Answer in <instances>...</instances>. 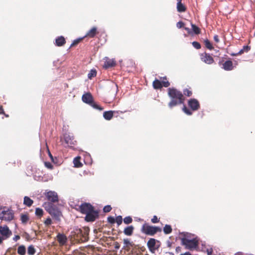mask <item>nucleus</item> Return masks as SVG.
<instances>
[{
  "label": "nucleus",
  "mask_w": 255,
  "mask_h": 255,
  "mask_svg": "<svg viewBox=\"0 0 255 255\" xmlns=\"http://www.w3.org/2000/svg\"><path fill=\"white\" fill-rule=\"evenodd\" d=\"M83 38L84 37L75 40L71 44L70 47L75 46L77 45Z\"/></svg>",
  "instance_id": "obj_41"
},
{
  "label": "nucleus",
  "mask_w": 255,
  "mask_h": 255,
  "mask_svg": "<svg viewBox=\"0 0 255 255\" xmlns=\"http://www.w3.org/2000/svg\"><path fill=\"white\" fill-rule=\"evenodd\" d=\"M182 0H177V9L179 12H185L186 10V6L182 3Z\"/></svg>",
  "instance_id": "obj_21"
},
{
  "label": "nucleus",
  "mask_w": 255,
  "mask_h": 255,
  "mask_svg": "<svg viewBox=\"0 0 255 255\" xmlns=\"http://www.w3.org/2000/svg\"><path fill=\"white\" fill-rule=\"evenodd\" d=\"M111 210H112V207H111L110 205H107V206H105L103 208V211L105 213L109 212L111 211Z\"/></svg>",
  "instance_id": "obj_43"
},
{
  "label": "nucleus",
  "mask_w": 255,
  "mask_h": 255,
  "mask_svg": "<svg viewBox=\"0 0 255 255\" xmlns=\"http://www.w3.org/2000/svg\"><path fill=\"white\" fill-rule=\"evenodd\" d=\"M26 239L28 240L29 239V235L28 233H24Z\"/></svg>",
  "instance_id": "obj_55"
},
{
  "label": "nucleus",
  "mask_w": 255,
  "mask_h": 255,
  "mask_svg": "<svg viewBox=\"0 0 255 255\" xmlns=\"http://www.w3.org/2000/svg\"><path fill=\"white\" fill-rule=\"evenodd\" d=\"M134 227L132 226H128L125 228L124 233L127 236H131L133 234Z\"/></svg>",
  "instance_id": "obj_24"
},
{
  "label": "nucleus",
  "mask_w": 255,
  "mask_h": 255,
  "mask_svg": "<svg viewBox=\"0 0 255 255\" xmlns=\"http://www.w3.org/2000/svg\"><path fill=\"white\" fill-rule=\"evenodd\" d=\"M82 99L83 102L89 105L92 103V102L93 101V98L90 93H87L84 94L82 96Z\"/></svg>",
  "instance_id": "obj_16"
},
{
  "label": "nucleus",
  "mask_w": 255,
  "mask_h": 255,
  "mask_svg": "<svg viewBox=\"0 0 255 255\" xmlns=\"http://www.w3.org/2000/svg\"><path fill=\"white\" fill-rule=\"evenodd\" d=\"M14 218V213L12 210L4 208L0 210V219L6 221H10Z\"/></svg>",
  "instance_id": "obj_6"
},
{
  "label": "nucleus",
  "mask_w": 255,
  "mask_h": 255,
  "mask_svg": "<svg viewBox=\"0 0 255 255\" xmlns=\"http://www.w3.org/2000/svg\"><path fill=\"white\" fill-rule=\"evenodd\" d=\"M97 75V71L95 69H92L88 75L89 79H91L92 78L96 77Z\"/></svg>",
  "instance_id": "obj_34"
},
{
  "label": "nucleus",
  "mask_w": 255,
  "mask_h": 255,
  "mask_svg": "<svg viewBox=\"0 0 255 255\" xmlns=\"http://www.w3.org/2000/svg\"><path fill=\"white\" fill-rule=\"evenodd\" d=\"M223 68L227 71H230L233 69V62L231 60L226 61L223 64Z\"/></svg>",
  "instance_id": "obj_22"
},
{
  "label": "nucleus",
  "mask_w": 255,
  "mask_h": 255,
  "mask_svg": "<svg viewBox=\"0 0 255 255\" xmlns=\"http://www.w3.org/2000/svg\"><path fill=\"white\" fill-rule=\"evenodd\" d=\"M214 40L216 43H219L220 42V39L218 35H215L214 36Z\"/></svg>",
  "instance_id": "obj_51"
},
{
  "label": "nucleus",
  "mask_w": 255,
  "mask_h": 255,
  "mask_svg": "<svg viewBox=\"0 0 255 255\" xmlns=\"http://www.w3.org/2000/svg\"><path fill=\"white\" fill-rule=\"evenodd\" d=\"M52 223V220L49 217L47 218L46 220L44 222V224L47 226L51 225Z\"/></svg>",
  "instance_id": "obj_44"
},
{
  "label": "nucleus",
  "mask_w": 255,
  "mask_h": 255,
  "mask_svg": "<svg viewBox=\"0 0 255 255\" xmlns=\"http://www.w3.org/2000/svg\"><path fill=\"white\" fill-rule=\"evenodd\" d=\"M172 231V229L171 226L169 225H165L164 227L163 228V232L165 234H169L171 233Z\"/></svg>",
  "instance_id": "obj_30"
},
{
  "label": "nucleus",
  "mask_w": 255,
  "mask_h": 255,
  "mask_svg": "<svg viewBox=\"0 0 255 255\" xmlns=\"http://www.w3.org/2000/svg\"><path fill=\"white\" fill-rule=\"evenodd\" d=\"M204 44L206 47L209 50H212L214 48L210 41L207 39L204 40Z\"/></svg>",
  "instance_id": "obj_32"
},
{
  "label": "nucleus",
  "mask_w": 255,
  "mask_h": 255,
  "mask_svg": "<svg viewBox=\"0 0 255 255\" xmlns=\"http://www.w3.org/2000/svg\"><path fill=\"white\" fill-rule=\"evenodd\" d=\"M82 236L80 239V242H85L88 240L89 231L87 229L84 228L83 230Z\"/></svg>",
  "instance_id": "obj_23"
},
{
  "label": "nucleus",
  "mask_w": 255,
  "mask_h": 255,
  "mask_svg": "<svg viewBox=\"0 0 255 255\" xmlns=\"http://www.w3.org/2000/svg\"><path fill=\"white\" fill-rule=\"evenodd\" d=\"M29 218L28 214H21L20 215V220L22 223L24 224H26L27 222L29 221Z\"/></svg>",
  "instance_id": "obj_27"
},
{
  "label": "nucleus",
  "mask_w": 255,
  "mask_h": 255,
  "mask_svg": "<svg viewBox=\"0 0 255 255\" xmlns=\"http://www.w3.org/2000/svg\"><path fill=\"white\" fill-rule=\"evenodd\" d=\"M166 255H174L173 253H170V252L166 253Z\"/></svg>",
  "instance_id": "obj_58"
},
{
  "label": "nucleus",
  "mask_w": 255,
  "mask_h": 255,
  "mask_svg": "<svg viewBox=\"0 0 255 255\" xmlns=\"http://www.w3.org/2000/svg\"><path fill=\"white\" fill-rule=\"evenodd\" d=\"M45 195L47 200L50 203H55L58 201V196L56 192L52 191H49L45 193Z\"/></svg>",
  "instance_id": "obj_11"
},
{
  "label": "nucleus",
  "mask_w": 255,
  "mask_h": 255,
  "mask_svg": "<svg viewBox=\"0 0 255 255\" xmlns=\"http://www.w3.org/2000/svg\"><path fill=\"white\" fill-rule=\"evenodd\" d=\"M65 39L63 36H59L55 39V45L57 46H62L65 44Z\"/></svg>",
  "instance_id": "obj_19"
},
{
  "label": "nucleus",
  "mask_w": 255,
  "mask_h": 255,
  "mask_svg": "<svg viewBox=\"0 0 255 255\" xmlns=\"http://www.w3.org/2000/svg\"><path fill=\"white\" fill-rule=\"evenodd\" d=\"M64 139L67 146L73 148L77 144V141L74 136L70 133H66L64 135Z\"/></svg>",
  "instance_id": "obj_10"
},
{
  "label": "nucleus",
  "mask_w": 255,
  "mask_h": 255,
  "mask_svg": "<svg viewBox=\"0 0 255 255\" xmlns=\"http://www.w3.org/2000/svg\"><path fill=\"white\" fill-rule=\"evenodd\" d=\"M43 207L46 211L56 220L60 221V218L62 216L61 211L51 203H44Z\"/></svg>",
  "instance_id": "obj_3"
},
{
  "label": "nucleus",
  "mask_w": 255,
  "mask_h": 255,
  "mask_svg": "<svg viewBox=\"0 0 255 255\" xmlns=\"http://www.w3.org/2000/svg\"><path fill=\"white\" fill-rule=\"evenodd\" d=\"M35 215L40 218L43 215V210L39 208H36L35 209Z\"/></svg>",
  "instance_id": "obj_33"
},
{
  "label": "nucleus",
  "mask_w": 255,
  "mask_h": 255,
  "mask_svg": "<svg viewBox=\"0 0 255 255\" xmlns=\"http://www.w3.org/2000/svg\"><path fill=\"white\" fill-rule=\"evenodd\" d=\"M123 218L121 216H118L115 219V222H116L118 226L122 223Z\"/></svg>",
  "instance_id": "obj_39"
},
{
  "label": "nucleus",
  "mask_w": 255,
  "mask_h": 255,
  "mask_svg": "<svg viewBox=\"0 0 255 255\" xmlns=\"http://www.w3.org/2000/svg\"><path fill=\"white\" fill-rule=\"evenodd\" d=\"M20 239V236L19 235H16L14 236V237L13 238V240L16 242L17 241H18V240Z\"/></svg>",
  "instance_id": "obj_53"
},
{
  "label": "nucleus",
  "mask_w": 255,
  "mask_h": 255,
  "mask_svg": "<svg viewBox=\"0 0 255 255\" xmlns=\"http://www.w3.org/2000/svg\"><path fill=\"white\" fill-rule=\"evenodd\" d=\"M108 222L111 224H114L115 223V219L113 217L110 216L108 218Z\"/></svg>",
  "instance_id": "obj_47"
},
{
  "label": "nucleus",
  "mask_w": 255,
  "mask_h": 255,
  "mask_svg": "<svg viewBox=\"0 0 255 255\" xmlns=\"http://www.w3.org/2000/svg\"><path fill=\"white\" fill-rule=\"evenodd\" d=\"M0 245L12 235V232L7 225L0 226Z\"/></svg>",
  "instance_id": "obj_7"
},
{
  "label": "nucleus",
  "mask_w": 255,
  "mask_h": 255,
  "mask_svg": "<svg viewBox=\"0 0 255 255\" xmlns=\"http://www.w3.org/2000/svg\"><path fill=\"white\" fill-rule=\"evenodd\" d=\"M81 157L80 156L76 157L73 160L74 166L76 167H80L82 166V164L80 162Z\"/></svg>",
  "instance_id": "obj_28"
},
{
  "label": "nucleus",
  "mask_w": 255,
  "mask_h": 255,
  "mask_svg": "<svg viewBox=\"0 0 255 255\" xmlns=\"http://www.w3.org/2000/svg\"><path fill=\"white\" fill-rule=\"evenodd\" d=\"M76 210L83 214L86 215L85 220L87 222H94L99 217V213L89 203H83Z\"/></svg>",
  "instance_id": "obj_2"
},
{
  "label": "nucleus",
  "mask_w": 255,
  "mask_h": 255,
  "mask_svg": "<svg viewBox=\"0 0 255 255\" xmlns=\"http://www.w3.org/2000/svg\"><path fill=\"white\" fill-rule=\"evenodd\" d=\"M181 244L185 246L186 249L192 250L196 248L198 246V242L195 239L189 240L186 238L181 239Z\"/></svg>",
  "instance_id": "obj_5"
},
{
  "label": "nucleus",
  "mask_w": 255,
  "mask_h": 255,
  "mask_svg": "<svg viewBox=\"0 0 255 255\" xmlns=\"http://www.w3.org/2000/svg\"><path fill=\"white\" fill-rule=\"evenodd\" d=\"M98 32L97 28L96 27H93L90 30H89L85 37L89 38H94L97 34Z\"/></svg>",
  "instance_id": "obj_18"
},
{
  "label": "nucleus",
  "mask_w": 255,
  "mask_h": 255,
  "mask_svg": "<svg viewBox=\"0 0 255 255\" xmlns=\"http://www.w3.org/2000/svg\"><path fill=\"white\" fill-rule=\"evenodd\" d=\"M159 241L153 238H150L147 243V246L149 250L152 253H154L160 247Z\"/></svg>",
  "instance_id": "obj_9"
},
{
  "label": "nucleus",
  "mask_w": 255,
  "mask_h": 255,
  "mask_svg": "<svg viewBox=\"0 0 255 255\" xmlns=\"http://www.w3.org/2000/svg\"><path fill=\"white\" fill-rule=\"evenodd\" d=\"M184 29L185 30H186L188 32V33H190L191 31H190V28H189L188 27H185Z\"/></svg>",
  "instance_id": "obj_56"
},
{
  "label": "nucleus",
  "mask_w": 255,
  "mask_h": 255,
  "mask_svg": "<svg viewBox=\"0 0 255 255\" xmlns=\"http://www.w3.org/2000/svg\"><path fill=\"white\" fill-rule=\"evenodd\" d=\"M183 95L187 96V97H190L191 96L192 94V91L188 89H185L183 90Z\"/></svg>",
  "instance_id": "obj_38"
},
{
  "label": "nucleus",
  "mask_w": 255,
  "mask_h": 255,
  "mask_svg": "<svg viewBox=\"0 0 255 255\" xmlns=\"http://www.w3.org/2000/svg\"><path fill=\"white\" fill-rule=\"evenodd\" d=\"M124 243L127 246L130 245V241L128 239H125L124 240Z\"/></svg>",
  "instance_id": "obj_50"
},
{
  "label": "nucleus",
  "mask_w": 255,
  "mask_h": 255,
  "mask_svg": "<svg viewBox=\"0 0 255 255\" xmlns=\"http://www.w3.org/2000/svg\"><path fill=\"white\" fill-rule=\"evenodd\" d=\"M2 114L5 116V117L8 118L9 117L8 115H7L5 113L3 107L2 106H0V115Z\"/></svg>",
  "instance_id": "obj_48"
},
{
  "label": "nucleus",
  "mask_w": 255,
  "mask_h": 255,
  "mask_svg": "<svg viewBox=\"0 0 255 255\" xmlns=\"http://www.w3.org/2000/svg\"><path fill=\"white\" fill-rule=\"evenodd\" d=\"M189 107L193 111H197L200 108V104L197 100L195 99H191L188 102Z\"/></svg>",
  "instance_id": "obj_13"
},
{
  "label": "nucleus",
  "mask_w": 255,
  "mask_h": 255,
  "mask_svg": "<svg viewBox=\"0 0 255 255\" xmlns=\"http://www.w3.org/2000/svg\"><path fill=\"white\" fill-rule=\"evenodd\" d=\"M119 113H123L122 111H108L104 112L103 113V117L106 120L110 121L114 117L115 114H118Z\"/></svg>",
  "instance_id": "obj_14"
},
{
  "label": "nucleus",
  "mask_w": 255,
  "mask_h": 255,
  "mask_svg": "<svg viewBox=\"0 0 255 255\" xmlns=\"http://www.w3.org/2000/svg\"><path fill=\"white\" fill-rule=\"evenodd\" d=\"M36 253V250L33 245H30L27 249V254L28 255H34Z\"/></svg>",
  "instance_id": "obj_29"
},
{
  "label": "nucleus",
  "mask_w": 255,
  "mask_h": 255,
  "mask_svg": "<svg viewBox=\"0 0 255 255\" xmlns=\"http://www.w3.org/2000/svg\"><path fill=\"white\" fill-rule=\"evenodd\" d=\"M200 58L202 61L207 64H212L214 62L213 57L206 52L200 54Z\"/></svg>",
  "instance_id": "obj_12"
},
{
  "label": "nucleus",
  "mask_w": 255,
  "mask_h": 255,
  "mask_svg": "<svg viewBox=\"0 0 255 255\" xmlns=\"http://www.w3.org/2000/svg\"><path fill=\"white\" fill-rule=\"evenodd\" d=\"M192 45L193 46V47L195 48H196V49H199L201 47L200 44L198 42L194 41L192 42Z\"/></svg>",
  "instance_id": "obj_42"
},
{
  "label": "nucleus",
  "mask_w": 255,
  "mask_h": 255,
  "mask_svg": "<svg viewBox=\"0 0 255 255\" xmlns=\"http://www.w3.org/2000/svg\"><path fill=\"white\" fill-rule=\"evenodd\" d=\"M83 234V230L81 229H76L74 231V234H73L74 238L75 240L78 241L80 242V239L82 236Z\"/></svg>",
  "instance_id": "obj_20"
},
{
  "label": "nucleus",
  "mask_w": 255,
  "mask_h": 255,
  "mask_svg": "<svg viewBox=\"0 0 255 255\" xmlns=\"http://www.w3.org/2000/svg\"><path fill=\"white\" fill-rule=\"evenodd\" d=\"M213 253L212 249H208L207 250V253L208 255H212Z\"/></svg>",
  "instance_id": "obj_52"
},
{
  "label": "nucleus",
  "mask_w": 255,
  "mask_h": 255,
  "mask_svg": "<svg viewBox=\"0 0 255 255\" xmlns=\"http://www.w3.org/2000/svg\"><path fill=\"white\" fill-rule=\"evenodd\" d=\"M163 80L161 82L158 79H155L152 83V86L154 89H161L163 87L167 88L170 86V83L167 80L166 77H163Z\"/></svg>",
  "instance_id": "obj_8"
},
{
  "label": "nucleus",
  "mask_w": 255,
  "mask_h": 255,
  "mask_svg": "<svg viewBox=\"0 0 255 255\" xmlns=\"http://www.w3.org/2000/svg\"><path fill=\"white\" fill-rule=\"evenodd\" d=\"M116 65V62L115 60L111 59L108 57H106L103 67L105 69H108L111 67H115Z\"/></svg>",
  "instance_id": "obj_15"
},
{
  "label": "nucleus",
  "mask_w": 255,
  "mask_h": 255,
  "mask_svg": "<svg viewBox=\"0 0 255 255\" xmlns=\"http://www.w3.org/2000/svg\"><path fill=\"white\" fill-rule=\"evenodd\" d=\"M17 254L19 255H25L26 248L24 245H20L17 248Z\"/></svg>",
  "instance_id": "obj_26"
},
{
  "label": "nucleus",
  "mask_w": 255,
  "mask_h": 255,
  "mask_svg": "<svg viewBox=\"0 0 255 255\" xmlns=\"http://www.w3.org/2000/svg\"><path fill=\"white\" fill-rule=\"evenodd\" d=\"M151 221L152 223H157L159 222V220L156 216H154L151 219Z\"/></svg>",
  "instance_id": "obj_46"
},
{
  "label": "nucleus",
  "mask_w": 255,
  "mask_h": 255,
  "mask_svg": "<svg viewBox=\"0 0 255 255\" xmlns=\"http://www.w3.org/2000/svg\"><path fill=\"white\" fill-rule=\"evenodd\" d=\"M162 229L159 227L150 226L148 224H144L141 228V231L142 233L147 235L154 236L157 232H161Z\"/></svg>",
  "instance_id": "obj_4"
},
{
  "label": "nucleus",
  "mask_w": 255,
  "mask_h": 255,
  "mask_svg": "<svg viewBox=\"0 0 255 255\" xmlns=\"http://www.w3.org/2000/svg\"><path fill=\"white\" fill-rule=\"evenodd\" d=\"M192 29L196 34H199L201 32L200 29L195 24H191Z\"/></svg>",
  "instance_id": "obj_31"
},
{
  "label": "nucleus",
  "mask_w": 255,
  "mask_h": 255,
  "mask_svg": "<svg viewBox=\"0 0 255 255\" xmlns=\"http://www.w3.org/2000/svg\"><path fill=\"white\" fill-rule=\"evenodd\" d=\"M176 26L178 28H181L184 26V23L182 21H179L177 23Z\"/></svg>",
  "instance_id": "obj_49"
},
{
  "label": "nucleus",
  "mask_w": 255,
  "mask_h": 255,
  "mask_svg": "<svg viewBox=\"0 0 255 255\" xmlns=\"http://www.w3.org/2000/svg\"><path fill=\"white\" fill-rule=\"evenodd\" d=\"M132 222V219L130 216L126 217L124 219V222L126 224H129Z\"/></svg>",
  "instance_id": "obj_37"
},
{
  "label": "nucleus",
  "mask_w": 255,
  "mask_h": 255,
  "mask_svg": "<svg viewBox=\"0 0 255 255\" xmlns=\"http://www.w3.org/2000/svg\"><path fill=\"white\" fill-rule=\"evenodd\" d=\"M33 201L28 196H25L23 199V204L29 207L32 206Z\"/></svg>",
  "instance_id": "obj_25"
},
{
  "label": "nucleus",
  "mask_w": 255,
  "mask_h": 255,
  "mask_svg": "<svg viewBox=\"0 0 255 255\" xmlns=\"http://www.w3.org/2000/svg\"><path fill=\"white\" fill-rule=\"evenodd\" d=\"M89 105L90 106H91L92 107H93L94 108L99 110L100 111H102L104 109L103 108L101 107V106H100L99 105H98V104L95 103L94 102V101H93L92 102V103L90 104Z\"/></svg>",
  "instance_id": "obj_35"
},
{
  "label": "nucleus",
  "mask_w": 255,
  "mask_h": 255,
  "mask_svg": "<svg viewBox=\"0 0 255 255\" xmlns=\"http://www.w3.org/2000/svg\"><path fill=\"white\" fill-rule=\"evenodd\" d=\"M182 110L183 112L187 115H191L192 114V112L190 110H189L185 105L184 106Z\"/></svg>",
  "instance_id": "obj_40"
},
{
  "label": "nucleus",
  "mask_w": 255,
  "mask_h": 255,
  "mask_svg": "<svg viewBox=\"0 0 255 255\" xmlns=\"http://www.w3.org/2000/svg\"><path fill=\"white\" fill-rule=\"evenodd\" d=\"M48 154H49V157H50L51 159L52 160V161L54 162V159H53V156L52 155L51 153L50 152V151H48Z\"/></svg>",
  "instance_id": "obj_54"
},
{
  "label": "nucleus",
  "mask_w": 255,
  "mask_h": 255,
  "mask_svg": "<svg viewBox=\"0 0 255 255\" xmlns=\"http://www.w3.org/2000/svg\"><path fill=\"white\" fill-rule=\"evenodd\" d=\"M180 255H191L189 252H186L184 254H181Z\"/></svg>",
  "instance_id": "obj_57"
},
{
  "label": "nucleus",
  "mask_w": 255,
  "mask_h": 255,
  "mask_svg": "<svg viewBox=\"0 0 255 255\" xmlns=\"http://www.w3.org/2000/svg\"><path fill=\"white\" fill-rule=\"evenodd\" d=\"M56 238L60 246L64 245L67 241V238L66 236L63 234L59 233L57 235Z\"/></svg>",
  "instance_id": "obj_17"
},
{
  "label": "nucleus",
  "mask_w": 255,
  "mask_h": 255,
  "mask_svg": "<svg viewBox=\"0 0 255 255\" xmlns=\"http://www.w3.org/2000/svg\"><path fill=\"white\" fill-rule=\"evenodd\" d=\"M44 165L45 167L49 169H52L53 168V166L52 164L49 162H45Z\"/></svg>",
  "instance_id": "obj_45"
},
{
  "label": "nucleus",
  "mask_w": 255,
  "mask_h": 255,
  "mask_svg": "<svg viewBox=\"0 0 255 255\" xmlns=\"http://www.w3.org/2000/svg\"><path fill=\"white\" fill-rule=\"evenodd\" d=\"M251 49V47L248 45H246V46H244L243 48V49H242L239 52V54H243L244 52H248Z\"/></svg>",
  "instance_id": "obj_36"
},
{
  "label": "nucleus",
  "mask_w": 255,
  "mask_h": 255,
  "mask_svg": "<svg viewBox=\"0 0 255 255\" xmlns=\"http://www.w3.org/2000/svg\"><path fill=\"white\" fill-rule=\"evenodd\" d=\"M167 92L168 96L170 98L168 104L170 109L184 103L185 98L181 91L175 88H169Z\"/></svg>",
  "instance_id": "obj_1"
}]
</instances>
